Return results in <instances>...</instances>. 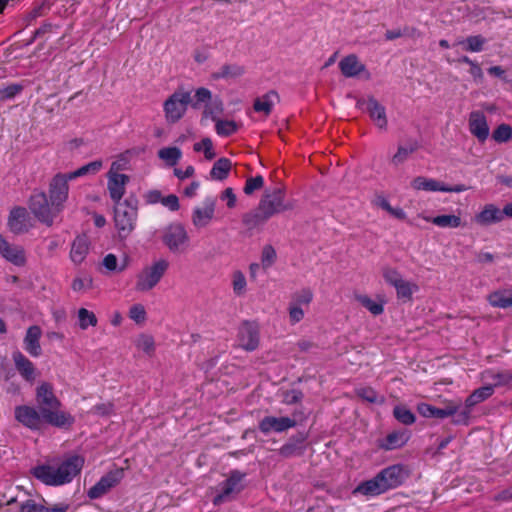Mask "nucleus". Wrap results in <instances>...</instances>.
<instances>
[{"instance_id":"21","label":"nucleus","mask_w":512,"mask_h":512,"mask_svg":"<svg viewBox=\"0 0 512 512\" xmlns=\"http://www.w3.org/2000/svg\"><path fill=\"white\" fill-rule=\"evenodd\" d=\"M242 477L239 472L231 473L230 477L223 482L221 493L214 498V504L220 505L229 500L232 495L240 492Z\"/></svg>"},{"instance_id":"61","label":"nucleus","mask_w":512,"mask_h":512,"mask_svg":"<svg viewBox=\"0 0 512 512\" xmlns=\"http://www.w3.org/2000/svg\"><path fill=\"white\" fill-rule=\"evenodd\" d=\"M289 321L292 325L299 323L304 318V310L302 307L297 306L296 304L290 303L289 308Z\"/></svg>"},{"instance_id":"7","label":"nucleus","mask_w":512,"mask_h":512,"mask_svg":"<svg viewBox=\"0 0 512 512\" xmlns=\"http://www.w3.org/2000/svg\"><path fill=\"white\" fill-rule=\"evenodd\" d=\"M162 242L172 253H182L189 245V236L180 223H173L163 230Z\"/></svg>"},{"instance_id":"52","label":"nucleus","mask_w":512,"mask_h":512,"mask_svg":"<svg viewBox=\"0 0 512 512\" xmlns=\"http://www.w3.org/2000/svg\"><path fill=\"white\" fill-rule=\"evenodd\" d=\"M416 149H417L416 144H410L408 146H399L397 149V152L393 155L391 162L395 166L402 164L403 162H405L408 159V157L413 152L416 151Z\"/></svg>"},{"instance_id":"57","label":"nucleus","mask_w":512,"mask_h":512,"mask_svg":"<svg viewBox=\"0 0 512 512\" xmlns=\"http://www.w3.org/2000/svg\"><path fill=\"white\" fill-rule=\"evenodd\" d=\"M356 394L369 403H383L384 398L371 387H361L356 390Z\"/></svg>"},{"instance_id":"44","label":"nucleus","mask_w":512,"mask_h":512,"mask_svg":"<svg viewBox=\"0 0 512 512\" xmlns=\"http://www.w3.org/2000/svg\"><path fill=\"white\" fill-rule=\"evenodd\" d=\"M135 346L149 357L154 355L156 349L153 336L146 333H141L137 336Z\"/></svg>"},{"instance_id":"22","label":"nucleus","mask_w":512,"mask_h":512,"mask_svg":"<svg viewBox=\"0 0 512 512\" xmlns=\"http://www.w3.org/2000/svg\"><path fill=\"white\" fill-rule=\"evenodd\" d=\"M0 254L3 258L16 266H22L25 264L26 257L24 249L19 245L10 244L1 234Z\"/></svg>"},{"instance_id":"25","label":"nucleus","mask_w":512,"mask_h":512,"mask_svg":"<svg viewBox=\"0 0 512 512\" xmlns=\"http://www.w3.org/2000/svg\"><path fill=\"white\" fill-rule=\"evenodd\" d=\"M41 335V328L37 325L30 326L27 329L24 338V348L33 357H38L41 355L42 349L39 342Z\"/></svg>"},{"instance_id":"36","label":"nucleus","mask_w":512,"mask_h":512,"mask_svg":"<svg viewBox=\"0 0 512 512\" xmlns=\"http://www.w3.org/2000/svg\"><path fill=\"white\" fill-rule=\"evenodd\" d=\"M411 187L418 191L442 192V189H444V183L432 178L418 176L411 181Z\"/></svg>"},{"instance_id":"63","label":"nucleus","mask_w":512,"mask_h":512,"mask_svg":"<svg viewBox=\"0 0 512 512\" xmlns=\"http://www.w3.org/2000/svg\"><path fill=\"white\" fill-rule=\"evenodd\" d=\"M385 281L395 287L403 278L400 273L392 268H387L383 271Z\"/></svg>"},{"instance_id":"16","label":"nucleus","mask_w":512,"mask_h":512,"mask_svg":"<svg viewBox=\"0 0 512 512\" xmlns=\"http://www.w3.org/2000/svg\"><path fill=\"white\" fill-rule=\"evenodd\" d=\"M91 248V241L87 235H77L71 243L69 259L76 265H81L87 258Z\"/></svg>"},{"instance_id":"10","label":"nucleus","mask_w":512,"mask_h":512,"mask_svg":"<svg viewBox=\"0 0 512 512\" xmlns=\"http://www.w3.org/2000/svg\"><path fill=\"white\" fill-rule=\"evenodd\" d=\"M124 477V469L116 468L102 476L87 492L90 499H98L117 486Z\"/></svg>"},{"instance_id":"24","label":"nucleus","mask_w":512,"mask_h":512,"mask_svg":"<svg viewBox=\"0 0 512 512\" xmlns=\"http://www.w3.org/2000/svg\"><path fill=\"white\" fill-rule=\"evenodd\" d=\"M358 105L367 110L371 119L380 129L386 128L387 118L385 108L375 98L370 97L367 100L359 101Z\"/></svg>"},{"instance_id":"51","label":"nucleus","mask_w":512,"mask_h":512,"mask_svg":"<svg viewBox=\"0 0 512 512\" xmlns=\"http://www.w3.org/2000/svg\"><path fill=\"white\" fill-rule=\"evenodd\" d=\"M394 417L404 425H412L416 421L415 415L403 405H397L393 409Z\"/></svg>"},{"instance_id":"59","label":"nucleus","mask_w":512,"mask_h":512,"mask_svg":"<svg viewBox=\"0 0 512 512\" xmlns=\"http://www.w3.org/2000/svg\"><path fill=\"white\" fill-rule=\"evenodd\" d=\"M313 300V293L309 288H304L293 294L291 303L297 306H308Z\"/></svg>"},{"instance_id":"15","label":"nucleus","mask_w":512,"mask_h":512,"mask_svg":"<svg viewBox=\"0 0 512 512\" xmlns=\"http://www.w3.org/2000/svg\"><path fill=\"white\" fill-rule=\"evenodd\" d=\"M296 426V421L290 417L266 416L259 422V430L263 434L271 432L282 433Z\"/></svg>"},{"instance_id":"14","label":"nucleus","mask_w":512,"mask_h":512,"mask_svg":"<svg viewBox=\"0 0 512 512\" xmlns=\"http://www.w3.org/2000/svg\"><path fill=\"white\" fill-rule=\"evenodd\" d=\"M238 343L246 351H253L259 345V328L253 322H244L238 331Z\"/></svg>"},{"instance_id":"37","label":"nucleus","mask_w":512,"mask_h":512,"mask_svg":"<svg viewBox=\"0 0 512 512\" xmlns=\"http://www.w3.org/2000/svg\"><path fill=\"white\" fill-rule=\"evenodd\" d=\"M482 378L485 380H492L493 389L495 387L507 386L512 382V372L510 371H494L491 369L485 370L482 373Z\"/></svg>"},{"instance_id":"31","label":"nucleus","mask_w":512,"mask_h":512,"mask_svg":"<svg viewBox=\"0 0 512 512\" xmlns=\"http://www.w3.org/2000/svg\"><path fill=\"white\" fill-rule=\"evenodd\" d=\"M489 304L496 308L506 309L512 307V290L500 289L490 293L487 297Z\"/></svg>"},{"instance_id":"39","label":"nucleus","mask_w":512,"mask_h":512,"mask_svg":"<svg viewBox=\"0 0 512 512\" xmlns=\"http://www.w3.org/2000/svg\"><path fill=\"white\" fill-rule=\"evenodd\" d=\"M231 167L232 162L228 158H220L214 163L210 176L214 180L222 181L228 177Z\"/></svg>"},{"instance_id":"9","label":"nucleus","mask_w":512,"mask_h":512,"mask_svg":"<svg viewBox=\"0 0 512 512\" xmlns=\"http://www.w3.org/2000/svg\"><path fill=\"white\" fill-rule=\"evenodd\" d=\"M494 393L493 386L485 385L474 390L465 400V407L462 409L457 417L454 419L455 424L467 425L470 419L472 408L491 397Z\"/></svg>"},{"instance_id":"27","label":"nucleus","mask_w":512,"mask_h":512,"mask_svg":"<svg viewBox=\"0 0 512 512\" xmlns=\"http://www.w3.org/2000/svg\"><path fill=\"white\" fill-rule=\"evenodd\" d=\"M386 491L387 490L384 484L382 483L380 476L377 474L374 478L359 484L356 487L354 493H359L365 496L372 497L380 495Z\"/></svg>"},{"instance_id":"4","label":"nucleus","mask_w":512,"mask_h":512,"mask_svg":"<svg viewBox=\"0 0 512 512\" xmlns=\"http://www.w3.org/2000/svg\"><path fill=\"white\" fill-rule=\"evenodd\" d=\"M29 209L32 214L47 226L54 223L55 218L62 211L53 205L48 196L43 191L34 192L29 200Z\"/></svg>"},{"instance_id":"32","label":"nucleus","mask_w":512,"mask_h":512,"mask_svg":"<svg viewBox=\"0 0 512 512\" xmlns=\"http://www.w3.org/2000/svg\"><path fill=\"white\" fill-rule=\"evenodd\" d=\"M157 156L167 167H174L181 160L183 153L179 147L166 146L158 150Z\"/></svg>"},{"instance_id":"47","label":"nucleus","mask_w":512,"mask_h":512,"mask_svg":"<svg viewBox=\"0 0 512 512\" xmlns=\"http://www.w3.org/2000/svg\"><path fill=\"white\" fill-rule=\"evenodd\" d=\"M223 102L219 98L212 99L209 103L205 105L203 116L205 118H210L214 122L219 120V116L223 113Z\"/></svg>"},{"instance_id":"23","label":"nucleus","mask_w":512,"mask_h":512,"mask_svg":"<svg viewBox=\"0 0 512 512\" xmlns=\"http://www.w3.org/2000/svg\"><path fill=\"white\" fill-rule=\"evenodd\" d=\"M128 175H107V190L114 203H121L126 193V186L129 183Z\"/></svg>"},{"instance_id":"43","label":"nucleus","mask_w":512,"mask_h":512,"mask_svg":"<svg viewBox=\"0 0 512 512\" xmlns=\"http://www.w3.org/2000/svg\"><path fill=\"white\" fill-rule=\"evenodd\" d=\"M408 439L409 436L406 432L395 431L387 435L382 447L386 450H393L405 445Z\"/></svg>"},{"instance_id":"29","label":"nucleus","mask_w":512,"mask_h":512,"mask_svg":"<svg viewBox=\"0 0 512 512\" xmlns=\"http://www.w3.org/2000/svg\"><path fill=\"white\" fill-rule=\"evenodd\" d=\"M130 257L125 255L121 261L113 253H108L102 260V267L108 273H122L130 266Z\"/></svg>"},{"instance_id":"35","label":"nucleus","mask_w":512,"mask_h":512,"mask_svg":"<svg viewBox=\"0 0 512 512\" xmlns=\"http://www.w3.org/2000/svg\"><path fill=\"white\" fill-rule=\"evenodd\" d=\"M93 277L85 272H80L71 281V289L74 293L84 294L93 289Z\"/></svg>"},{"instance_id":"30","label":"nucleus","mask_w":512,"mask_h":512,"mask_svg":"<svg viewBox=\"0 0 512 512\" xmlns=\"http://www.w3.org/2000/svg\"><path fill=\"white\" fill-rule=\"evenodd\" d=\"M277 101L278 94L275 91H269L255 99L253 109L256 112L263 113L265 116H268L272 112Z\"/></svg>"},{"instance_id":"42","label":"nucleus","mask_w":512,"mask_h":512,"mask_svg":"<svg viewBox=\"0 0 512 512\" xmlns=\"http://www.w3.org/2000/svg\"><path fill=\"white\" fill-rule=\"evenodd\" d=\"M356 300L374 316L384 312L385 301L383 299L376 301L367 295H358Z\"/></svg>"},{"instance_id":"26","label":"nucleus","mask_w":512,"mask_h":512,"mask_svg":"<svg viewBox=\"0 0 512 512\" xmlns=\"http://www.w3.org/2000/svg\"><path fill=\"white\" fill-rule=\"evenodd\" d=\"M475 222L479 225L486 226L503 220L502 211L494 204H487L475 215Z\"/></svg>"},{"instance_id":"3","label":"nucleus","mask_w":512,"mask_h":512,"mask_svg":"<svg viewBox=\"0 0 512 512\" xmlns=\"http://www.w3.org/2000/svg\"><path fill=\"white\" fill-rule=\"evenodd\" d=\"M170 269L168 259L158 257L144 265L135 276V290L146 293L153 290L167 275Z\"/></svg>"},{"instance_id":"53","label":"nucleus","mask_w":512,"mask_h":512,"mask_svg":"<svg viewBox=\"0 0 512 512\" xmlns=\"http://www.w3.org/2000/svg\"><path fill=\"white\" fill-rule=\"evenodd\" d=\"M129 318L138 325H142L147 320V312L143 304H133L128 311Z\"/></svg>"},{"instance_id":"5","label":"nucleus","mask_w":512,"mask_h":512,"mask_svg":"<svg viewBox=\"0 0 512 512\" xmlns=\"http://www.w3.org/2000/svg\"><path fill=\"white\" fill-rule=\"evenodd\" d=\"M114 224L120 239H126L135 229L137 221V207L127 200L115 203Z\"/></svg>"},{"instance_id":"50","label":"nucleus","mask_w":512,"mask_h":512,"mask_svg":"<svg viewBox=\"0 0 512 512\" xmlns=\"http://www.w3.org/2000/svg\"><path fill=\"white\" fill-rule=\"evenodd\" d=\"M239 125L233 120H217L215 122V130L219 136L227 137L234 134Z\"/></svg>"},{"instance_id":"48","label":"nucleus","mask_w":512,"mask_h":512,"mask_svg":"<svg viewBox=\"0 0 512 512\" xmlns=\"http://www.w3.org/2000/svg\"><path fill=\"white\" fill-rule=\"evenodd\" d=\"M233 293L236 296H243L247 291V280L244 273L236 270L231 275Z\"/></svg>"},{"instance_id":"40","label":"nucleus","mask_w":512,"mask_h":512,"mask_svg":"<svg viewBox=\"0 0 512 512\" xmlns=\"http://www.w3.org/2000/svg\"><path fill=\"white\" fill-rule=\"evenodd\" d=\"M445 407L444 408H437L434 406L433 415L432 418L436 419H445L453 415H458V413L461 411L460 406L461 403L454 402L451 400H445Z\"/></svg>"},{"instance_id":"64","label":"nucleus","mask_w":512,"mask_h":512,"mask_svg":"<svg viewBox=\"0 0 512 512\" xmlns=\"http://www.w3.org/2000/svg\"><path fill=\"white\" fill-rule=\"evenodd\" d=\"M196 102L193 104L194 107H197L200 103H209L212 100L211 91L207 88L201 87L195 91Z\"/></svg>"},{"instance_id":"45","label":"nucleus","mask_w":512,"mask_h":512,"mask_svg":"<svg viewBox=\"0 0 512 512\" xmlns=\"http://www.w3.org/2000/svg\"><path fill=\"white\" fill-rule=\"evenodd\" d=\"M398 299L403 301H410L412 295L418 291L416 283L402 279L395 287Z\"/></svg>"},{"instance_id":"55","label":"nucleus","mask_w":512,"mask_h":512,"mask_svg":"<svg viewBox=\"0 0 512 512\" xmlns=\"http://www.w3.org/2000/svg\"><path fill=\"white\" fill-rule=\"evenodd\" d=\"M23 85L12 83L8 85H0V101H7L15 98L16 95L21 93Z\"/></svg>"},{"instance_id":"17","label":"nucleus","mask_w":512,"mask_h":512,"mask_svg":"<svg viewBox=\"0 0 512 512\" xmlns=\"http://www.w3.org/2000/svg\"><path fill=\"white\" fill-rule=\"evenodd\" d=\"M468 126L470 133L480 142H485L489 136V126L485 114L481 111H472L469 114Z\"/></svg>"},{"instance_id":"1","label":"nucleus","mask_w":512,"mask_h":512,"mask_svg":"<svg viewBox=\"0 0 512 512\" xmlns=\"http://www.w3.org/2000/svg\"><path fill=\"white\" fill-rule=\"evenodd\" d=\"M85 463L84 457L71 455L62 460L46 461L31 469V474L47 486H63L69 484L80 474Z\"/></svg>"},{"instance_id":"8","label":"nucleus","mask_w":512,"mask_h":512,"mask_svg":"<svg viewBox=\"0 0 512 512\" xmlns=\"http://www.w3.org/2000/svg\"><path fill=\"white\" fill-rule=\"evenodd\" d=\"M191 102V94L187 91L174 92L163 105L166 120L170 123L179 121L185 114L188 104Z\"/></svg>"},{"instance_id":"28","label":"nucleus","mask_w":512,"mask_h":512,"mask_svg":"<svg viewBox=\"0 0 512 512\" xmlns=\"http://www.w3.org/2000/svg\"><path fill=\"white\" fill-rule=\"evenodd\" d=\"M13 361L17 371L25 380L33 381L35 379V367L33 363L21 352L16 351L13 353Z\"/></svg>"},{"instance_id":"62","label":"nucleus","mask_w":512,"mask_h":512,"mask_svg":"<svg viewBox=\"0 0 512 512\" xmlns=\"http://www.w3.org/2000/svg\"><path fill=\"white\" fill-rule=\"evenodd\" d=\"M128 161L124 156H120L118 159L111 163L110 169L107 175H124L121 171L127 169Z\"/></svg>"},{"instance_id":"46","label":"nucleus","mask_w":512,"mask_h":512,"mask_svg":"<svg viewBox=\"0 0 512 512\" xmlns=\"http://www.w3.org/2000/svg\"><path fill=\"white\" fill-rule=\"evenodd\" d=\"M103 167V162L101 160L92 161L77 170L67 173L68 178L74 180L78 177L86 176V175H95L97 174Z\"/></svg>"},{"instance_id":"60","label":"nucleus","mask_w":512,"mask_h":512,"mask_svg":"<svg viewBox=\"0 0 512 512\" xmlns=\"http://www.w3.org/2000/svg\"><path fill=\"white\" fill-rule=\"evenodd\" d=\"M264 184V179L262 176H255L248 178L246 180L245 186H244V193L247 195H251L254 191L259 190L262 188Z\"/></svg>"},{"instance_id":"11","label":"nucleus","mask_w":512,"mask_h":512,"mask_svg":"<svg viewBox=\"0 0 512 512\" xmlns=\"http://www.w3.org/2000/svg\"><path fill=\"white\" fill-rule=\"evenodd\" d=\"M72 179L68 178V174H56L49 184V199L56 207L63 210L64 203L68 199L69 185Z\"/></svg>"},{"instance_id":"58","label":"nucleus","mask_w":512,"mask_h":512,"mask_svg":"<svg viewBox=\"0 0 512 512\" xmlns=\"http://www.w3.org/2000/svg\"><path fill=\"white\" fill-rule=\"evenodd\" d=\"M492 137L498 143L508 142L512 139V127L508 124H500L493 131Z\"/></svg>"},{"instance_id":"38","label":"nucleus","mask_w":512,"mask_h":512,"mask_svg":"<svg viewBox=\"0 0 512 512\" xmlns=\"http://www.w3.org/2000/svg\"><path fill=\"white\" fill-rule=\"evenodd\" d=\"M244 74V68L237 64H226L212 73L214 80L219 79H236Z\"/></svg>"},{"instance_id":"54","label":"nucleus","mask_w":512,"mask_h":512,"mask_svg":"<svg viewBox=\"0 0 512 512\" xmlns=\"http://www.w3.org/2000/svg\"><path fill=\"white\" fill-rule=\"evenodd\" d=\"M193 149L195 152H203L207 160H212L216 156L213 142L210 138H203L200 142L195 143Z\"/></svg>"},{"instance_id":"6","label":"nucleus","mask_w":512,"mask_h":512,"mask_svg":"<svg viewBox=\"0 0 512 512\" xmlns=\"http://www.w3.org/2000/svg\"><path fill=\"white\" fill-rule=\"evenodd\" d=\"M293 208L292 203L285 201L284 192L275 189L271 193H265L258 206V217L265 221L272 216Z\"/></svg>"},{"instance_id":"12","label":"nucleus","mask_w":512,"mask_h":512,"mask_svg":"<svg viewBox=\"0 0 512 512\" xmlns=\"http://www.w3.org/2000/svg\"><path fill=\"white\" fill-rule=\"evenodd\" d=\"M216 199L206 197L200 205H197L192 212L191 221L198 228H205L211 224L215 218Z\"/></svg>"},{"instance_id":"56","label":"nucleus","mask_w":512,"mask_h":512,"mask_svg":"<svg viewBox=\"0 0 512 512\" xmlns=\"http://www.w3.org/2000/svg\"><path fill=\"white\" fill-rule=\"evenodd\" d=\"M277 258L275 249L271 245H265L261 252V266L263 269H269L274 265Z\"/></svg>"},{"instance_id":"33","label":"nucleus","mask_w":512,"mask_h":512,"mask_svg":"<svg viewBox=\"0 0 512 512\" xmlns=\"http://www.w3.org/2000/svg\"><path fill=\"white\" fill-rule=\"evenodd\" d=\"M426 222H431L440 228H458L462 225V220L458 215H438L435 217L420 216Z\"/></svg>"},{"instance_id":"20","label":"nucleus","mask_w":512,"mask_h":512,"mask_svg":"<svg viewBox=\"0 0 512 512\" xmlns=\"http://www.w3.org/2000/svg\"><path fill=\"white\" fill-rule=\"evenodd\" d=\"M378 475L380 476L386 490L398 487L404 482L407 476L402 465L389 466L378 473Z\"/></svg>"},{"instance_id":"41","label":"nucleus","mask_w":512,"mask_h":512,"mask_svg":"<svg viewBox=\"0 0 512 512\" xmlns=\"http://www.w3.org/2000/svg\"><path fill=\"white\" fill-rule=\"evenodd\" d=\"M486 39L481 35L469 36L466 39L458 40L454 46L461 45L463 49L469 52H480L483 50Z\"/></svg>"},{"instance_id":"19","label":"nucleus","mask_w":512,"mask_h":512,"mask_svg":"<svg viewBox=\"0 0 512 512\" xmlns=\"http://www.w3.org/2000/svg\"><path fill=\"white\" fill-rule=\"evenodd\" d=\"M341 73L348 78L356 77L363 74L365 79H370L371 74L367 71L365 65L359 61L358 57L354 54L344 57L339 62Z\"/></svg>"},{"instance_id":"34","label":"nucleus","mask_w":512,"mask_h":512,"mask_svg":"<svg viewBox=\"0 0 512 512\" xmlns=\"http://www.w3.org/2000/svg\"><path fill=\"white\" fill-rule=\"evenodd\" d=\"M68 505L64 503L56 504L51 508L36 503L32 499H28L21 504L20 512H66Z\"/></svg>"},{"instance_id":"49","label":"nucleus","mask_w":512,"mask_h":512,"mask_svg":"<svg viewBox=\"0 0 512 512\" xmlns=\"http://www.w3.org/2000/svg\"><path fill=\"white\" fill-rule=\"evenodd\" d=\"M79 327L82 330H86L88 327H95L98 323L97 317L94 312L89 311L86 308H80L77 313Z\"/></svg>"},{"instance_id":"18","label":"nucleus","mask_w":512,"mask_h":512,"mask_svg":"<svg viewBox=\"0 0 512 512\" xmlns=\"http://www.w3.org/2000/svg\"><path fill=\"white\" fill-rule=\"evenodd\" d=\"M30 217L23 207H15L10 211L8 227L15 234H22L31 228Z\"/></svg>"},{"instance_id":"2","label":"nucleus","mask_w":512,"mask_h":512,"mask_svg":"<svg viewBox=\"0 0 512 512\" xmlns=\"http://www.w3.org/2000/svg\"><path fill=\"white\" fill-rule=\"evenodd\" d=\"M36 402L44 421L57 428H69L75 419L61 409V402L54 394L53 386L43 382L36 389Z\"/></svg>"},{"instance_id":"13","label":"nucleus","mask_w":512,"mask_h":512,"mask_svg":"<svg viewBox=\"0 0 512 512\" xmlns=\"http://www.w3.org/2000/svg\"><path fill=\"white\" fill-rule=\"evenodd\" d=\"M15 419L24 427L36 431L40 430L43 425V417L40 411L28 405H20L15 407Z\"/></svg>"}]
</instances>
